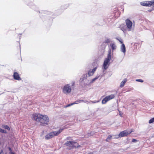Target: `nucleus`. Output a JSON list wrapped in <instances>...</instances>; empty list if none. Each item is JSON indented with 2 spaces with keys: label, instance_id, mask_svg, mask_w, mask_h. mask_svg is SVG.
I'll return each instance as SVG.
<instances>
[{
  "label": "nucleus",
  "instance_id": "obj_27",
  "mask_svg": "<svg viewBox=\"0 0 154 154\" xmlns=\"http://www.w3.org/2000/svg\"><path fill=\"white\" fill-rule=\"evenodd\" d=\"M117 39L120 42L122 43V44H123L122 43H123V41L122 40V39Z\"/></svg>",
  "mask_w": 154,
  "mask_h": 154
},
{
  "label": "nucleus",
  "instance_id": "obj_18",
  "mask_svg": "<svg viewBox=\"0 0 154 154\" xmlns=\"http://www.w3.org/2000/svg\"><path fill=\"white\" fill-rule=\"evenodd\" d=\"M3 127L5 128V129H7L8 130H10V128L7 125H3Z\"/></svg>",
  "mask_w": 154,
  "mask_h": 154
},
{
  "label": "nucleus",
  "instance_id": "obj_22",
  "mask_svg": "<svg viewBox=\"0 0 154 154\" xmlns=\"http://www.w3.org/2000/svg\"><path fill=\"white\" fill-rule=\"evenodd\" d=\"M136 81L137 82H143V80L141 79H137L136 80Z\"/></svg>",
  "mask_w": 154,
  "mask_h": 154
},
{
  "label": "nucleus",
  "instance_id": "obj_37",
  "mask_svg": "<svg viewBox=\"0 0 154 154\" xmlns=\"http://www.w3.org/2000/svg\"><path fill=\"white\" fill-rule=\"evenodd\" d=\"M1 142H0V145H1Z\"/></svg>",
  "mask_w": 154,
  "mask_h": 154
},
{
  "label": "nucleus",
  "instance_id": "obj_19",
  "mask_svg": "<svg viewBox=\"0 0 154 154\" xmlns=\"http://www.w3.org/2000/svg\"><path fill=\"white\" fill-rule=\"evenodd\" d=\"M99 101H96V100H94V101H90L89 102H88L89 103H97Z\"/></svg>",
  "mask_w": 154,
  "mask_h": 154
},
{
  "label": "nucleus",
  "instance_id": "obj_29",
  "mask_svg": "<svg viewBox=\"0 0 154 154\" xmlns=\"http://www.w3.org/2000/svg\"><path fill=\"white\" fill-rule=\"evenodd\" d=\"M84 102H85L86 103H87V102H88L87 100H84Z\"/></svg>",
  "mask_w": 154,
  "mask_h": 154
},
{
  "label": "nucleus",
  "instance_id": "obj_36",
  "mask_svg": "<svg viewBox=\"0 0 154 154\" xmlns=\"http://www.w3.org/2000/svg\"><path fill=\"white\" fill-rule=\"evenodd\" d=\"M92 154L90 153H89V154Z\"/></svg>",
  "mask_w": 154,
  "mask_h": 154
},
{
  "label": "nucleus",
  "instance_id": "obj_15",
  "mask_svg": "<svg viewBox=\"0 0 154 154\" xmlns=\"http://www.w3.org/2000/svg\"><path fill=\"white\" fill-rule=\"evenodd\" d=\"M127 80L126 79H125L121 83L120 87L121 88H122L124 86L125 84L127 82Z\"/></svg>",
  "mask_w": 154,
  "mask_h": 154
},
{
  "label": "nucleus",
  "instance_id": "obj_9",
  "mask_svg": "<svg viewBox=\"0 0 154 154\" xmlns=\"http://www.w3.org/2000/svg\"><path fill=\"white\" fill-rule=\"evenodd\" d=\"M152 0L150 1H145L140 3L141 5L143 6L150 7L152 5Z\"/></svg>",
  "mask_w": 154,
  "mask_h": 154
},
{
  "label": "nucleus",
  "instance_id": "obj_10",
  "mask_svg": "<svg viewBox=\"0 0 154 154\" xmlns=\"http://www.w3.org/2000/svg\"><path fill=\"white\" fill-rule=\"evenodd\" d=\"M110 46L111 48H110L111 50V54L112 53V52L114 50H115L116 48V46L114 42H112L110 43Z\"/></svg>",
  "mask_w": 154,
  "mask_h": 154
},
{
  "label": "nucleus",
  "instance_id": "obj_8",
  "mask_svg": "<svg viewBox=\"0 0 154 154\" xmlns=\"http://www.w3.org/2000/svg\"><path fill=\"white\" fill-rule=\"evenodd\" d=\"M132 132V131H124L121 132L119 135L120 137L126 136L130 134Z\"/></svg>",
  "mask_w": 154,
  "mask_h": 154
},
{
  "label": "nucleus",
  "instance_id": "obj_26",
  "mask_svg": "<svg viewBox=\"0 0 154 154\" xmlns=\"http://www.w3.org/2000/svg\"><path fill=\"white\" fill-rule=\"evenodd\" d=\"M73 104H74V103H71V104H68L67 105L66 107H68V106H72V105H73Z\"/></svg>",
  "mask_w": 154,
  "mask_h": 154
},
{
  "label": "nucleus",
  "instance_id": "obj_28",
  "mask_svg": "<svg viewBox=\"0 0 154 154\" xmlns=\"http://www.w3.org/2000/svg\"><path fill=\"white\" fill-rule=\"evenodd\" d=\"M84 100H79V103H82L83 102H84Z\"/></svg>",
  "mask_w": 154,
  "mask_h": 154
},
{
  "label": "nucleus",
  "instance_id": "obj_24",
  "mask_svg": "<svg viewBox=\"0 0 154 154\" xmlns=\"http://www.w3.org/2000/svg\"><path fill=\"white\" fill-rule=\"evenodd\" d=\"M152 6H153V8H152V9L154 10V0H152Z\"/></svg>",
  "mask_w": 154,
  "mask_h": 154
},
{
  "label": "nucleus",
  "instance_id": "obj_5",
  "mask_svg": "<svg viewBox=\"0 0 154 154\" xmlns=\"http://www.w3.org/2000/svg\"><path fill=\"white\" fill-rule=\"evenodd\" d=\"M125 23L127 29L128 31H130L134 29V25L133 24L132 21L129 19H128L125 20Z\"/></svg>",
  "mask_w": 154,
  "mask_h": 154
},
{
  "label": "nucleus",
  "instance_id": "obj_23",
  "mask_svg": "<svg viewBox=\"0 0 154 154\" xmlns=\"http://www.w3.org/2000/svg\"><path fill=\"white\" fill-rule=\"evenodd\" d=\"M79 100H77L76 101H75L74 103H74V104H78L79 103Z\"/></svg>",
  "mask_w": 154,
  "mask_h": 154
},
{
  "label": "nucleus",
  "instance_id": "obj_32",
  "mask_svg": "<svg viewBox=\"0 0 154 154\" xmlns=\"http://www.w3.org/2000/svg\"><path fill=\"white\" fill-rule=\"evenodd\" d=\"M121 29L122 31H123V32H124V30H125V29H123V28L122 29V28H121Z\"/></svg>",
  "mask_w": 154,
  "mask_h": 154
},
{
  "label": "nucleus",
  "instance_id": "obj_3",
  "mask_svg": "<svg viewBox=\"0 0 154 154\" xmlns=\"http://www.w3.org/2000/svg\"><path fill=\"white\" fill-rule=\"evenodd\" d=\"M63 130V129L60 128L58 130L51 132L46 135L45 139H50L54 137L58 136Z\"/></svg>",
  "mask_w": 154,
  "mask_h": 154
},
{
  "label": "nucleus",
  "instance_id": "obj_1",
  "mask_svg": "<svg viewBox=\"0 0 154 154\" xmlns=\"http://www.w3.org/2000/svg\"><path fill=\"white\" fill-rule=\"evenodd\" d=\"M32 118L37 122H40L41 125H45L48 124L49 119L47 116L40 113H35L32 115Z\"/></svg>",
  "mask_w": 154,
  "mask_h": 154
},
{
  "label": "nucleus",
  "instance_id": "obj_20",
  "mask_svg": "<svg viewBox=\"0 0 154 154\" xmlns=\"http://www.w3.org/2000/svg\"><path fill=\"white\" fill-rule=\"evenodd\" d=\"M106 43H109L110 42V40L109 38H106L104 41Z\"/></svg>",
  "mask_w": 154,
  "mask_h": 154
},
{
  "label": "nucleus",
  "instance_id": "obj_2",
  "mask_svg": "<svg viewBox=\"0 0 154 154\" xmlns=\"http://www.w3.org/2000/svg\"><path fill=\"white\" fill-rule=\"evenodd\" d=\"M111 59V50L110 48H109V50H108L107 57L105 60L103 64V72L108 68L109 65V63Z\"/></svg>",
  "mask_w": 154,
  "mask_h": 154
},
{
  "label": "nucleus",
  "instance_id": "obj_11",
  "mask_svg": "<svg viewBox=\"0 0 154 154\" xmlns=\"http://www.w3.org/2000/svg\"><path fill=\"white\" fill-rule=\"evenodd\" d=\"M102 77V75L100 74H98L97 75L94 79H92L90 82L89 84H91L94 83L96 80L98 79H100Z\"/></svg>",
  "mask_w": 154,
  "mask_h": 154
},
{
  "label": "nucleus",
  "instance_id": "obj_35",
  "mask_svg": "<svg viewBox=\"0 0 154 154\" xmlns=\"http://www.w3.org/2000/svg\"><path fill=\"white\" fill-rule=\"evenodd\" d=\"M74 84V83L73 82V83H72V85H73Z\"/></svg>",
  "mask_w": 154,
  "mask_h": 154
},
{
  "label": "nucleus",
  "instance_id": "obj_14",
  "mask_svg": "<svg viewBox=\"0 0 154 154\" xmlns=\"http://www.w3.org/2000/svg\"><path fill=\"white\" fill-rule=\"evenodd\" d=\"M120 49L121 51L125 54L126 52V48L124 44H122L121 45Z\"/></svg>",
  "mask_w": 154,
  "mask_h": 154
},
{
  "label": "nucleus",
  "instance_id": "obj_6",
  "mask_svg": "<svg viewBox=\"0 0 154 154\" xmlns=\"http://www.w3.org/2000/svg\"><path fill=\"white\" fill-rule=\"evenodd\" d=\"M65 145L67 146L75 148L77 147L79 145L77 142L72 141H67Z\"/></svg>",
  "mask_w": 154,
  "mask_h": 154
},
{
  "label": "nucleus",
  "instance_id": "obj_25",
  "mask_svg": "<svg viewBox=\"0 0 154 154\" xmlns=\"http://www.w3.org/2000/svg\"><path fill=\"white\" fill-rule=\"evenodd\" d=\"M137 141V140L135 139H133L132 140V142H135Z\"/></svg>",
  "mask_w": 154,
  "mask_h": 154
},
{
  "label": "nucleus",
  "instance_id": "obj_4",
  "mask_svg": "<svg viewBox=\"0 0 154 154\" xmlns=\"http://www.w3.org/2000/svg\"><path fill=\"white\" fill-rule=\"evenodd\" d=\"M63 92L65 94H68L71 91V88L69 84L65 85L62 88Z\"/></svg>",
  "mask_w": 154,
  "mask_h": 154
},
{
  "label": "nucleus",
  "instance_id": "obj_21",
  "mask_svg": "<svg viewBox=\"0 0 154 154\" xmlns=\"http://www.w3.org/2000/svg\"><path fill=\"white\" fill-rule=\"evenodd\" d=\"M0 132L5 133H6V131L0 128Z\"/></svg>",
  "mask_w": 154,
  "mask_h": 154
},
{
  "label": "nucleus",
  "instance_id": "obj_7",
  "mask_svg": "<svg viewBox=\"0 0 154 154\" xmlns=\"http://www.w3.org/2000/svg\"><path fill=\"white\" fill-rule=\"evenodd\" d=\"M114 97L115 95L113 94L107 96L103 99L102 101V104H105L108 101L114 98Z\"/></svg>",
  "mask_w": 154,
  "mask_h": 154
},
{
  "label": "nucleus",
  "instance_id": "obj_17",
  "mask_svg": "<svg viewBox=\"0 0 154 154\" xmlns=\"http://www.w3.org/2000/svg\"><path fill=\"white\" fill-rule=\"evenodd\" d=\"M153 122H154V117L151 118L149 120V124L152 123Z\"/></svg>",
  "mask_w": 154,
  "mask_h": 154
},
{
  "label": "nucleus",
  "instance_id": "obj_13",
  "mask_svg": "<svg viewBox=\"0 0 154 154\" xmlns=\"http://www.w3.org/2000/svg\"><path fill=\"white\" fill-rule=\"evenodd\" d=\"M97 67H95L93 69H92V70H90L88 73V75L89 76L92 75L96 71Z\"/></svg>",
  "mask_w": 154,
  "mask_h": 154
},
{
  "label": "nucleus",
  "instance_id": "obj_16",
  "mask_svg": "<svg viewBox=\"0 0 154 154\" xmlns=\"http://www.w3.org/2000/svg\"><path fill=\"white\" fill-rule=\"evenodd\" d=\"M112 137V136L109 135L108 136L107 138L106 139V141L107 142H109L110 140L111 139Z\"/></svg>",
  "mask_w": 154,
  "mask_h": 154
},
{
  "label": "nucleus",
  "instance_id": "obj_30",
  "mask_svg": "<svg viewBox=\"0 0 154 154\" xmlns=\"http://www.w3.org/2000/svg\"><path fill=\"white\" fill-rule=\"evenodd\" d=\"M0 154H3V151L2 150V151L0 152Z\"/></svg>",
  "mask_w": 154,
  "mask_h": 154
},
{
  "label": "nucleus",
  "instance_id": "obj_12",
  "mask_svg": "<svg viewBox=\"0 0 154 154\" xmlns=\"http://www.w3.org/2000/svg\"><path fill=\"white\" fill-rule=\"evenodd\" d=\"M13 77L15 80H20L21 79L20 77L19 74L17 72H14L13 75Z\"/></svg>",
  "mask_w": 154,
  "mask_h": 154
},
{
  "label": "nucleus",
  "instance_id": "obj_33",
  "mask_svg": "<svg viewBox=\"0 0 154 154\" xmlns=\"http://www.w3.org/2000/svg\"><path fill=\"white\" fill-rule=\"evenodd\" d=\"M9 150L10 151H11V148L10 147H9Z\"/></svg>",
  "mask_w": 154,
  "mask_h": 154
},
{
  "label": "nucleus",
  "instance_id": "obj_34",
  "mask_svg": "<svg viewBox=\"0 0 154 154\" xmlns=\"http://www.w3.org/2000/svg\"><path fill=\"white\" fill-rule=\"evenodd\" d=\"M129 148V147H127L125 150H127Z\"/></svg>",
  "mask_w": 154,
  "mask_h": 154
},
{
  "label": "nucleus",
  "instance_id": "obj_31",
  "mask_svg": "<svg viewBox=\"0 0 154 154\" xmlns=\"http://www.w3.org/2000/svg\"><path fill=\"white\" fill-rule=\"evenodd\" d=\"M10 154H15V153H14V152H10Z\"/></svg>",
  "mask_w": 154,
  "mask_h": 154
}]
</instances>
